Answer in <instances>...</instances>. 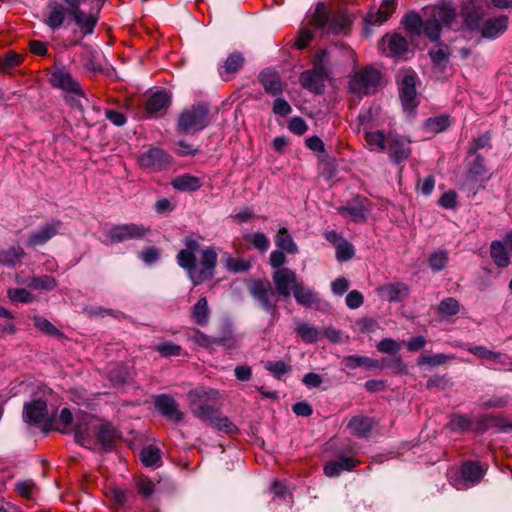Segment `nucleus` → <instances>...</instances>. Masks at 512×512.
<instances>
[{"mask_svg":"<svg viewBox=\"0 0 512 512\" xmlns=\"http://www.w3.org/2000/svg\"><path fill=\"white\" fill-rule=\"evenodd\" d=\"M217 258L214 248L208 247L201 251L200 263L196 265V254L182 249L177 254V263L187 272L188 277L196 286L214 276Z\"/></svg>","mask_w":512,"mask_h":512,"instance_id":"obj_1","label":"nucleus"},{"mask_svg":"<svg viewBox=\"0 0 512 512\" xmlns=\"http://www.w3.org/2000/svg\"><path fill=\"white\" fill-rule=\"evenodd\" d=\"M483 11L475 10L472 6H466L464 23L470 31H477L480 35L489 40L500 37L508 29L509 18L500 15L482 20Z\"/></svg>","mask_w":512,"mask_h":512,"instance_id":"obj_2","label":"nucleus"},{"mask_svg":"<svg viewBox=\"0 0 512 512\" xmlns=\"http://www.w3.org/2000/svg\"><path fill=\"white\" fill-rule=\"evenodd\" d=\"M308 24L323 34H340L350 27L351 19L345 12L330 13L325 4L318 3Z\"/></svg>","mask_w":512,"mask_h":512,"instance_id":"obj_3","label":"nucleus"},{"mask_svg":"<svg viewBox=\"0 0 512 512\" xmlns=\"http://www.w3.org/2000/svg\"><path fill=\"white\" fill-rule=\"evenodd\" d=\"M191 413L194 417L208 423L217 414V409L210 405L219 399V392L215 389L196 387L187 393Z\"/></svg>","mask_w":512,"mask_h":512,"instance_id":"obj_4","label":"nucleus"},{"mask_svg":"<svg viewBox=\"0 0 512 512\" xmlns=\"http://www.w3.org/2000/svg\"><path fill=\"white\" fill-rule=\"evenodd\" d=\"M210 120L211 117L208 105L205 103H197L181 112L177 127L182 133H195L207 127Z\"/></svg>","mask_w":512,"mask_h":512,"instance_id":"obj_5","label":"nucleus"},{"mask_svg":"<svg viewBox=\"0 0 512 512\" xmlns=\"http://www.w3.org/2000/svg\"><path fill=\"white\" fill-rule=\"evenodd\" d=\"M68 6V13L84 36L91 35L99 20L102 4L91 5L89 12L85 13L81 5L87 0H63Z\"/></svg>","mask_w":512,"mask_h":512,"instance_id":"obj_6","label":"nucleus"},{"mask_svg":"<svg viewBox=\"0 0 512 512\" xmlns=\"http://www.w3.org/2000/svg\"><path fill=\"white\" fill-rule=\"evenodd\" d=\"M249 294L258 301L262 309L271 315L272 323L279 318L278 300L268 281L255 280L248 287Z\"/></svg>","mask_w":512,"mask_h":512,"instance_id":"obj_7","label":"nucleus"},{"mask_svg":"<svg viewBox=\"0 0 512 512\" xmlns=\"http://www.w3.org/2000/svg\"><path fill=\"white\" fill-rule=\"evenodd\" d=\"M486 473V467L478 462L466 461L459 471H451L448 475L450 483L458 490L467 489L479 483Z\"/></svg>","mask_w":512,"mask_h":512,"instance_id":"obj_8","label":"nucleus"},{"mask_svg":"<svg viewBox=\"0 0 512 512\" xmlns=\"http://www.w3.org/2000/svg\"><path fill=\"white\" fill-rule=\"evenodd\" d=\"M380 79V72L371 66H367L356 71L350 77L349 91L358 96L373 94L379 86Z\"/></svg>","mask_w":512,"mask_h":512,"instance_id":"obj_9","label":"nucleus"},{"mask_svg":"<svg viewBox=\"0 0 512 512\" xmlns=\"http://www.w3.org/2000/svg\"><path fill=\"white\" fill-rule=\"evenodd\" d=\"M327 58V52L320 50L315 55L314 69L305 71L300 76L302 86L314 93H321L324 88L327 71L324 63Z\"/></svg>","mask_w":512,"mask_h":512,"instance_id":"obj_10","label":"nucleus"},{"mask_svg":"<svg viewBox=\"0 0 512 512\" xmlns=\"http://www.w3.org/2000/svg\"><path fill=\"white\" fill-rule=\"evenodd\" d=\"M151 231L150 227L143 224L127 223L112 225L106 231V237L111 243H121L128 240L143 239Z\"/></svg>","mask_w":512,"mask_h":512,"instance_id":"obj_11","label":"nucleus"},{"mask_svg":"<svg viewBox=\"0 0 512 512\" xmlns=\"http://www.w3.org/2000/svg\"><path fill=\"white\" fill-rule=\"evenodd\" d=\"M272 280L275 292L283 298H289L299 283L296 272L291 268L276 269Z\"/></svg>","mask_w":512,"mask_h":512,"instance_id":"obj_12","label":"nucleus"},{"mask_svg":"<svg viewBox=\"0 0 512 512\" xmlns=\"http://www.w3.org/2000/svg\"><path fill=\"white\" fill-rule=\"evenodd\" d=\"M416 79L417 75L412 70H405L399 84L400 97L403 108L412 111L416 106Z\"/></svg>","mask_w":512,"mask_h":512,"instance_id":"obj_13","label":"nucleus"},{"mask_svg":"<svg viewBox=\"0 0 512 512\" xmlns=\"http://www.w3.org/2000/svg\"><path fill=\"white\" fill-rule=\"evenodd\" d=\"M98 423L99 420L95 416L90 414L82 415L74 427L76 441L83 446L89 445L92 438L95 437Z\"/></svg>","mask_w":512,"mask_h":512,"instance_id":"obj_14","label":"nucleus"},{"mask_svg":"<svg viewBox=\"0 0 512 512\" xmlns=\"http://www.w3.org/2000/svg\"><path fill=\"white\" fill-rule=\"evenodd\" d=\"M154 406L162 416L170 421L181 422L184 418V413L179 409V404L168 394L155 396Z\"/></svg>","mask_w":512,"mask_h":512,"instance_id":"obj_15","label":"nucleus"},{"mask_svg":"<svg viewBox=\"0 0 512 512\" xmlns=\"http://www.w3.org/2000/svg\"><path fill=\"white\" fill-rule=\"evenodd\" d=\"M61 227L62 222L60 220L53 219L28 236L26 243L27 246L30 248H36L38 246L45 245L50 239L58 234Z\"/></svg>","mask_w":512,"mask_h":512,"instance_id":"obj_16","label":"nucleus"},{"mask_svg":"<svg viewBox=\"0 0 512 512\" xmlns=\"http://www.w3.org/2000/svg\"><path fill=\"white\" fill-rule=\"evenodd\" d=\"M138 161L143 168L159 171L170 164V156L164 150L153 147L142 153Z\"/></svg>","mask_w":512,"mask_h":512,"instance_id":"obj_17","label":"nucleus"},{"mask_svg":"<svg viewBox=\"0 0 512 512\" xmlns=\"http://www.w3.org/2000/svg\"><path fill=\"white\" fill-rule=\"evenodd\" d=\"M466 169V176L470 181L487 182L491 179V174L485 165V159L480 154L468 155Z\"/></svg>","mask_w":512,"mask_h":512,"instance_id":"obj_18","label":"nucleus"},{"mask_svg":"<svg viewBox=\"0 0 512 512\" xmlns=\"http://www.w3.org/2000/svg\"><path fill=\"white\" fill-rule=\"evenodd\" d=\"M340 214L349 216L354 222H363L370 212V201L366 197H356L346 206L338 208Z\"/></svg>","mask_w":512,"mask_h":512,"instance_id":"obj_19","label":"nucleus"},{"mask_svg":"<svg viewBox=\"0 0 512 512\" xmlns=\"http://www.w3.org/2000/svg\"><path fill=\"white\" fill-rule=\"evenodd\" d=\"M50 81L54 87L60 88L68 93L84 97V90L80 84L75 81L69 73L63 70L54 71L51 74Z\"/></svg>","mask_w":512,"mask_h":512,"instance_id":"obj_20","label":"nucleus"},{"mask_svg":"<svg viewBox=\"0 0 512 512\" xmlns=\"http://www.w3.org/2000/svg\"><path fill=\"white\" fill-rule=\"evenodd\" d=\"M388 141V153L390 159L395 163H401L406 160L410 153V144L408 141L404 140L402 137L398 135L390 134L387 137Z\"/></svg>","mask_w":512,"mask_h":512,"instance_id":"obj_21","label":"nucleus"},{"mask_svg":"<svg viewBox=\"0 0 512 512\" xmlns=\"http://www.w3.org/2000/svg\"><path fill=\"white\" fill-rule=\"evenodd\" d=\"M378 296L388 302L402 301L409 295V287L401 282L388 283L377 288Z\"/></svg>","mask_w":512,"mask_h":512,"instance_id":"obj_22","label":"nucleus"},{"mask_svg":"<svg viewBox=\"0 0 512 512\" xmlns=\"http://www.w3.org/2000/svg\"><path fill=\"white\" fill-rule=\"evenodd\" d=\"M396 9L395 0H384L377 12H370L365 18V25L374 26L385 23Z\"/></svg>","mask_w":512,"mask_h":512,"instance_id":"obj_23","label":"nucleus"},{"mask_svg":"<svg viewBox=\"0 0 512 512\" xmlns=\"http://www.w3.org/2000/svg\"><path fill=\"white\" fill-rule=\"evenodd\" d=\"M259 80L266 93L278 96L282 94L283 85L277 72L272 69H265L261 72Z\"/></svg>","mask_w":512,"mask_h":512,"instance_id":"obj_24","label":"nucleus"},{"mask_svg":"<svg viewBox=\"0 0 512 512\" xmlns=\"http://www.w3.org/2000/svg\"><path fill=\"white\" fill-rule=\"evenodd\" d=\"M360 461L353 457H340L328 462L324 467V473L328 477L338 476L342 471H350L357 467Z\"/></svg>","mask_w":512,"mask_h":512,"instance_id":"obj_25","label":"nucleus"},{"mask_svg":"<svg viewBox=\"0 0 512 512\" xmlns=\"http://www.w3.org/2000/svg\"><path fill=\"white\" fill-rule=\"evenodd\" d=\"M47 417V405L43 400H34L24 406L23 418L26 422L40 423Z\"/></svg>","mask_w":512,"mask_h":512,"instance_id":"obj_26","label":"nucleus"},{"mask_svg":"<svg viewBox=\"0 0 512 512\" xmlns=\"http://www.w3.org/2000/svg\"><path fill=\"white\" fill-rule=\"evenodd\" d=\"M171 102V96L166 91L160 90L153 93L147 100L146 111L150 115L157 113L168 108Z\"/></svg>","mask_w":512,"mask_h":512,"instance_id":"obj_27","label":"nucleus"},{"mask_svg":"<svg viewBox=\"0 0 512 512\" xmlns=\"http://www.w3.org/2000/svg\"><path fill=\"white\" fill-rule=\"evenodd\" d=\"M373 419L357 415L350 419L348 423V428L351 430V433L358 438H366L369 436L372 428H373Z\"/></svg>","mask_w":512,"mask_h":512,"instance_id":"obj_28","label":"nucleus"},{"mask_svg":"<svg viewBox=\"0 0 512 512\" xmlns=\"http://www.w3.org/2000/svg\"><path fill=\"white\" fill-rule=\"evenodd\" d=\"M95 437L104 449H111L118 438L117 430L110 423L99 421Z\"/></svg>","mask_w":512,"mask_h":512,"instance_id":"obj_29","label":"nucleus"},{"mask_svg":"<svg viewBox=\"0 0 512 512\" xmlns=\"http://www.w3.org/2000/svg\"><path fill=\"white\" fill-rule=\"evenodd\" d=\"M490 255L496 266L505 268L510 264V253L505 245V241L494 240L490 245Z\"/></svg>","mask_w":512,"mask_h":512,"instance_id":"obj_30","label":"nucleus"},{"mask_svg":"<svg viewBox=\"0 0 512 512\" xmlns=\"http://www.w3.org/2000/svg\"><path fill=\"white\" fill-rule=\"evenodd\" d=\"M25 256V251L20 246H12L0 250V266L14 268Z\"/></svg>","mask_w":512,"mask_h":512,"instance_id":"obj_31","label":"nucleus"},{"mask_svg":"<svg viewBox=\"0 0 512 512\" xmlns=\"http://www.w3.org/2000/svg\"><path fill=\"white\" fill-rule=\"evenodd\" d=\"M292 294L299 305L312 307L318 303L317 293L304 286L301 282L298 283Z\"/></svg>","mask_w":512,"mask_h":512,"instance_id":"obj_32","label":"nucleus"},{"mask_svg":"<svg viewBox=\"0 0 512 512\" xmlns=\"http://www.w3.org/2000/svg\"><path fill=\"white\" fill-rule=\"evenodd\" d=\"M192 320L199 326H206L209 323L210 309L206 297H201L191 310Z\"/></svg>","mask_w":512,"mask_h":512,"instance_id":"obj_33","label":"nucleus"},{"mask_svg":"<svg viewBox=\"0 0 512 512\" xmlns=\"http://www.w3.org/2000/svg\"><path fill=\"white\" fill-rule=\"evenodd\" d=\"M244 64V57L239 52L231 53L225 60L222 69L219 70L220 76L227 80L231 74L237 72Z\"/></svg>","mask_w":512,"mask_h":512,"instance_id":"obj_34","label":"nucleus"},{"mask_svg":"<svg viewBox=\"0 0 512 512\" xmlns=\"http://www.w3.org/2000/svg\"><path fill=\"white\" fill-rule=\"evenodd\" d=\"M275 244L278 249L289 254H296L298 252L297 244L285 227H282L278 230V233L275 237Z\"/></svg>","mask_w":512,"mask_h":512,"instance_id":"obj_35","label":"nucleus"},{"mask_svg":"<svg viewBox=\"0 0 512 512\" xmlns=\"http://www.w3.org/2000/svg\"><path fill=\"white\" fill-rule=\"evenodd\" d=\"M201 185L198 177L189 174L179 175L172 180V186L179 191H196Z\"/></svg>","mask_w":512,"mask_h":512,"instance_id":"obj_36","label":"nucleus"},{"mask_svg":"<svg viewBox=\"0 0 512 512\" xmlns=\"http://www.w3.org/2000/svg\"><path fill=\"white\" fill-rule=\"evenodd\" d=\"M344 364L349 369H356L358 367H364L366 369L380 367L379 362L370 357L350 355L344 358Z\"/></svg>","mask_w":512,"mask_h":512,"instance_id":"obj_37","label":"nucleus"},{"mask_svg":"<svg viewBox=\"0 0 512 512\" xmlns=\"http://www.w3.org/2000/svg\"><path fill=\"white\" fill-rule=\"evenodd\" d=\"M384 42L387 40L389 53L392 56H402L408 50V43L406 39L398 34L387 36L382 39Z\"/></svg>","mask_w":512,"mask_h":512,"instance_id":"obj_38","label":"nucleus"},{"mask_svg":"<svg viewBox=\"0 0 512 512\" xmlns=\"http://www.w3.org/2000/svg\"><path fill=\"white\" fill-rule=\"evenodd\" d=\"M365 141L370 150L384 152L387 150V138L381 131H367L365 132Z\"/></svg>","mask_w":512,"mask_h":512,"instance_id":"obj_39","label":"nucleus"},{"mask_svg":"<svg viewBox=\"0 0 512 512\" xmlns=\"http://www.w3.org/2000/svg\"><path fill=\"white\" fill-rule=\"evenodd\" d=\"M428 11L432 12V16H435L440 23H443L445 25H451L456 18L455 9L448 5H443L434 8H426L425 14H428Z\"/></svg>","mask_w":512,"mask_h":512,"instance_id":"obj_40","label":"nucleus"},{"mask_svg":"<svg viewBox=\"0 0 512 512\" xmlns=\"http://www.w3.org/2000/svg\"><path fill=\"white\" fill-rule=\"evenodd\" d=\"M23 62V56L13 50L0 56V72L9 73Z\"/></svg>","mask_w":512,"mask_h":512,"instance_id":"obj_41","label":"nucleus"},{"mask_svg":"<svg viewBox=\"0 0 512 512\" xmlns=\"http://www.w3.org/2000/svg\"><path fill=\"white\" fill-rule=\"evenodd\" d=\"M207 424L226 434H232L237 431L236 425L228 417L221 415L219 411Z\"/></svg>","mask_w":512,"mask_h":512,"instance_id":"obj_42","label":"nucleus"},{"mask_svg":"<svg viewBox=\"0 0 512 512\" xmlns=\"http://www.w3.org/2000/svg\"><path fill=\"white\" fill-rule=\"evenodd\" d=\"M28 287L34 290L51 291L57 287V280L48 275L34 276L27 283Z\"/></svg>","mask_w":512,"mask_h":512,"instance_id":"obj_43","label":"nucleus"},{"mask_svg":"<svg viewBox=\"0 0 512 512\" xmlns=\"http://www.w3.org/2000/svg\"><path fill=\"white\" fill-rule=\"evenodd\" d=\"M187 338L203 348H209L213 344H224V340L212 338L196 328L191 329Z\"/></svg>","mask_w":512,"mask_h":512,"instance_id":"obj_44","label":"nucleus"},{"mask_svg":"<svg viewBox=\"0 0 512 512\" xmlns=\"http://www.w3.org/2000/svg\"><path fill=\"white\" fill-rule=\"evenodd\" d=\"M429 18L423 22L422 33H424L431 41H437L441 34V24L432 12L428 11Z\"/></svg>","mask_w":512,"mask_h":512,"instance_id":"obj_45","label":"nucleus"},{"mask_svg":"<svg viewBox=\"0 0 512 512\" xmlns=\"http://www.w3.org/2000/svg\"><path fill=\"white\" fill-rule=\"evenodd\" d=\"M140 456L142 463L147 467L159 466L161 462L160 450L154 445L145 446Z\"/></svg>","mask_w":512,"mask_h":512,"instance_id":"obj_46","label":"nucleus"},{"mask_svg":"<svg viewBox=\"0 0 512 512\" xmlns=\"http://www.w3.org/2000/svg\"><path fill=\"white\" fill-rule=\"evenodd\" d=\"M66 10L62 5L56 4L51 7L46 24L53 30L61 27L65 20Z\"/></svg>","mask_w":512,"mask_h":512,"instance_id":"obj_47","label":"nucleus"},{"mask_svg":"<svg viewBox=\"0 0 512 512\" xmlns=\"http://www.w3.org/2000/svg\"><path fill=\"white\" fill-rule=\"evenodd\" d=\"M404 28L414 35H420L422 33L423 21L419 14L415 12L408 13L402 20Z\"/></svg>","mask_w":512,"mask_h":512,"instance_id":"obj_48","label":"nucleus"},{"mask_svg":"<svg viewBox=\"0 0 512 512\" xmlns=\"http://www.w3.org/2000/svg\"><path fill=\"white\" fill-rule=\"evenodd\" d=\"M450 428L458 432H467L473 429V421L466 414H455L449 423Z\"/></svg>","mask_w":512,"mask_h":512,"instance_id":"obj_49","label":"nucleus"},{"mask_svg":"<svg viewBox=\"0 0 512 512\" xmlns=\"http://www.w3.org/2000/svg\"><path fill=\"white\" fill-rule=\"evenodd\" d=\"M297 334L301 337L304 342L315 343L319 339V330L308 324H298L296 327Z\"/></svg>","mask_w":512,"mask_h":512,"instance_id":"obj_50","label":"nucleus"},{"mask_svg":"<svg viewBox=\"0 0 512 512\" xmlns=\"http://www.w3.org/2000/svg\"><path fill=\"white\" fill-rule=\"evenodd\" d=\"M53 421L55 423L56 430L62 433H67L70 430L71 424L73 422V416L68 408H63L59 416Z\"/></svg>","mask_w":512,"mask_h":512,"instance_id":"obj_51","label":"nucleus"},{"mask_svg":"<svg viewBox=\"0 0 512 512\" xmlns=\"http://www.w3.org/2000/svg\"><path fill=\"white\" fill-rule=\"evenodd\" d=\"M105 495L117 507H123L127 502V491L115 486L107 487L105 490Z\"/></svg>","mask_w":512,"mask_h":512,"instance_id":"obj_52","label":"nucleus"},{"mask_svg":"<svg viewBox=\"0 0 512 512\" xmlns=\"http://www.w3.org/2000/svg\"><path fill=\"white\" fill-rule=\"evenodd\" d=\"M8 298L17 303H31L34 299L32 293L25 288H11L7 291Z\"/></svg>","mask_w":512,"mask_h":512,"instance_id":"obj_53","label":"nucleus"},{"mask_svg":"<svg viewBox=\"0 0 512 512\" xmlns=\"http://www.w3.org/2000/svg\"><path fill=\"white\" fill-rule=\"evenodd\" d=\"M454 359L453 355H447L443 353H439L433 356H422L418 359L417 364L420 365H428L431 367L439 366L446 364L448 361Z\"/></svg>","mask_w":512,"mask_h":512,"instance_id":"obj_54","label":"nucleus"},{"mask_svg":"<svg viewBox=\"0 0 512 512\" xmlns=\"http://www.w3.org/2000/svg\"><path fill=\"white\" fill-rule=\"evenodd\" d=\"M155 350L162 356V357H173V356H180L182 354V347L178 344H175L173 342L167 341L162 342L158 344L155 347Z\"/></svg>","mask_w":512,"mask_h":512,"instance_id":"obj_55","label":"nucleus"},{"mask_svg":"<svg viewBox=\"0 0 512 512\" xmlns=\"http://www.w3.org/2000/svg\"><path fill=\"white\" fill-rule=\"evenodd\" d=\"M34 325L42 332L56 336V337H62V332L57 329L48 319L41 317V316H34Z\"/></svg>","mask_w":512,"mask_h":512,"instance_id":"obj_56","label":"nucleus"},{"mask_svg":"<svg viewBox=\"0 0 512 512\" xmlns=\"http://www.w3.org/2000/svg\"><path fill=\"white\" fill-rule=\"evenodd\" d=\"M335 248L336 258L340 262L350 260L355 254L353 245L346 240L339 241Z\"/></svg>","mask_w":512,"mask_h":512,"instance_id":"obj_57","label":"nucleus"},{"mask_svg":"<svg viewBox=\"0 0 512 512\" xmlns=\"http://www.w3.org/2000/svg\"><path fill=\"white\" fill-rule=\"evenodd\" d=\"M460 305L453 297L443 299L438 306V312L441 315L453 316L459 312Z\"/></svg>","mask_w":512,"mask_h":512,"instance_id":"obj_58","label":"nucleus"},{"mask_svg":"<svg viewBox=\"0 0 512 512\" xmlns=\"http://www.w3.org/2000/svg\"><path fill=\"white\" fill-rule=\"evenodd\" d=\"M448 263V253L445 250H437L429 257V265L433 271H441Z\"/></svg>","mask_w":512,"mask_h":512,"instance_id":"obj_59","label":"nucleus"},{"mask_svg":"<svg viewBox=\"0 0 512 512\" xmlns=\"http://www.w3.org/2000/svg\"><path fill=\"white\" fill-rule=\"evenodd\" d=\"M491 135L489 132L482 134L481 136L474 138L468 147V155L479 154L478 151L490 147Z\"/></svg>","mask_w":512,"mask_h":512,"instance_id":"obj_60","label":"nucleus"},{"mask_svg":"<svg viewBox=\"0 0 512 512\" xmlns=\"http://www.w3.org/2000/svg\"><path fill=\"white\" fill-rule=\"evenodd\" d=\"M246 239L252 243L254 248L261 252H265L268 250L270 246V241L267 236L262 232H256L254 234L248 235Z\"/></svg>","mask_w":512,"mask_h":512,"instance_id":"obj_61","label":"nucleus"},{"mask_svg":"<svg viewBox=\"0 0 512 512\" xmlns=\"http://www.w3.org/2000/svg\"><path fill=\"white\" fill-rule=\"evenodd\" d=\"M265 368L277 378H281L291 370V367L283 361H268Z\"/></svg>","mask_w":512,"mask_h":512,"instance_id":"obj_62","label":"nucleus"},{"mask_svg":"<svg viewBox=\"0 0 512 512\" xmlns=\"http://www.w3.org/2000/svg\"><path fill=\"white\" fill-rule=\"evenodd\" d=\"M400 348V343L392 338H384L377 344L378 351L382 353L396 354Z\"/></svg>","mask_w":512,"mask_h":512,"instance_id":"obj_63","label":"nucleus"},{"mask_svg":"<svg viewBox=\"0 0 512 512\" xmlns=\"http://www.w3.org/2000/svg\"><path fill=\"white\" fill-rule=\"evenodd\" d=\"M136 488L140 495L150 497L155 491L154 483L147 477H141L136 482Z\"/></svg>","mask_w":512,"mask_h":512,"instance_id":"obj_64","label":"nucleus"}]
</instances>
